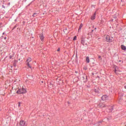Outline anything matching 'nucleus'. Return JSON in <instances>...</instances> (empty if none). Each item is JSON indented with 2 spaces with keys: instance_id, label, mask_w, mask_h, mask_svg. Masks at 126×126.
I'll use <instances>...</instances> for the list:
<instances>
[{
  "instance_id": "dca6fc26",
  "label": "nucleus",
  "mask_w": 126,
  "mask_h": 126,
  "mask_svg": "<svg viewBox=\"0 0 126 126\" xmlns=\"http://www.w3.org/2000/svg\"><path fill=\"white\" fill-rule=\"evenodd\" d=\"M60 51H61V49L60 48H59L58 49H57V52H60Z\"/></svg>"
},
{
  "instance_id": "7ed1b4c3",
  "label": "nucleus",
  "mask_w": 126,
  "mask_h": 126,
  "mask_svg": "<svg viewBox=\"0 0 126 126\" xmlns=\"http://www.w3.org/2000/svg\"><path fill=\"white\" fill-rule=\"evenodd\" d=\"M105 39L107 42H113V37L111 38V37H110V36L109 35H106L105 37Z\"/></svg>"
},
{
  "instance_id": "2eb2a0df",
  "label": "nucleus",
  "mask_w": 126,
  "mask_h": 126,
  "mask_svg": "<svg viewBox=\"0 0 126 126\" xmlns=\"http://www.w3.org/2000/svg\"><path fill=\"white\" fill-rule=\"evenodd\" d=\"M76 36H75L74 37V38H73V41H75L76 40Z\"/></svg>"
},
{
  "instance_id": "a211bd4d",
  "label": "nucleus",
  "mask_w": 126,
  "mask_h": 126,
  "mask_svg": "<svg viewBox=\"0 0 126 126\" xmlns=\"http://www.w3.org/2000/svg\"><path fill=\"white\" fill-rule=\"evenodd\" d=\"M20 106V102H19V107Z\"/></svg>"
},
{
  "instance_id": "423d86ee",
  "label": "nucleus",
  "mask_w": 126,
  "mask_h": 126,
  "mask_svg": "<svg viewBox=\"0 0 126 126\" xmlns=\"http://www.w3.org/2000/svg\"><path fill=\"white\" fill-rule=\"evenodd\" d=\"M40 37V39L41 41H43V40H44V38H45L44 37V34L43 33H41L39 35Z\"/></svg>"
},
{
  "instance_id": "f03ea898",
  "label": "nucleus",
  "mask_w": 126,
  "mask_h": 126,
  "mask_svg": "<svg viewBox=\"0 0 126 126\" xmlns=\"http://www.w3.org/2000/svg\"><path fill=\"white\" fill-rule=\"evenodd\" d=\"M17 94H24L26 93V89L22 88V89H19L17 92Z\"/></svg>"
},
{
  "instance_id": "0eeeda50",
  "label": "nucleus",
  "mask_w": 126,
  "mask_h": 126,
  "mask_svg": "<svg viewBox=\"0 0 126 126\" xmlns=\"http://www.w3.org/2000/svg\"><path fill=\"white\" fill-rule=\"evenodd\" d=\"M95 17H96V12H95L94 15L92 16L91 19L92 20H94L95 19Z\"/></svg>"
},
{
  "instance_id": "4be33fe9",
  "label": "nucleus",
  "mask_w": 126,
  "mask_h": 126,
  "mask_svg": "<svg viewBox=\"0 0 126 126\" xmlns=\"http://www.w3.org/2000/svg\"><path fill=\"white\" fill-rule=\"evenodd\" d=\"M2 7H4V8H5L3 5H2Z\"/></svg>"
},
{
  "instance_id": "393cba45",
  "label": "nucleus",
  "mask_w": 126,
  "mask_h": 126,
  "mask_svg": "<svg viewBox=\"0 0 126 126\" xmlns=\"http://www.w3.org/2000/svg\"><path fill=\"white\" fill-rule=\"evenodd\" d=\"M125 126H126V125Z\"/></svg>"
},
{
  "instance_id": "412c9836",
  "label": "nucleus",
  "mask_w": 126,
  "mask_h": 126,
  "mask_svg": "<svg viewBox=\"0 0 126 126\" xmlns=\"http://www.w3.org/2000/svg\"><path fill=\"white\" fill-rule=\"evenodd\" d=\"M11 56H9V59H11Z\"/></svg>"
},
{
  "instance_id": "9b49d317",
  "label": "nucleus",
  "mask_w": 126,
  "mask_h": 126,
  "mask_svg": "<svg viewBox=\"0 0 126 126\" xmlns=\"http://www.w3.org/2000/svg\"><path fill=\"white\" fill-rule=\"evenodd\" d=\"M110 110L108 112H109V113H111V112L113 111V108L112 106H110Z\"/></svg>"
},
{
  "instance_id": "f257e3e1",
  "label": "nucleus",
  "mask_w": 126,
  "mask_h": 126,
  "mask_svg": "<svg viewBox=\"0 0 126 126\" xmlns=\"http://www.w3.org/2000/svg\"><path fill=\"white\" fill-rule=\"evenodd\" d=\"M27 63H28V65L30 67V68L32 67V64H33V62H32V59L31 58H29L26 61Z\"/></svg>"
},
{
  "instance_id": "39448f33",
  "label": "nucleus",
  "mask_w": 126,
  "mask_h": 126,
  "mask_svg": "<svg viewBox=\"0 0 126 126\" xmlns=\"http://www.w3.org/2000/svg\"><path fill=\"white\" fill-rule=\"evenodd\" d=\"M26 122H25V121H20V126H25V125H26Z\"/></svg>"
},
{
  "instance_id": "5701e85b",
  "label": "nucleus",
  "mask_w": 126,
  "mask_h": 126,
  "mask_svg": "<svg viewBox=\"0 0 126 126\" xmlns=\"http://www.w3.org/2000/svg\"><path fill=\"white\" fill-rule=\"evenodd\" d=\"M4 40H6V37L4 38Z\"/></svg>"
},
{
  "instance_id": "6ab92c4d",
  "label": "nucleus",
  "mask_w": 126,
  "mask_h": 126,
  "mask_svg": "<svg viewBox=\"0 0 126 126\" xmlns=\"http://www.w3.org/2000/svg\"><path fill=\"white\" fill-rule=\"evenodd\" d=\"M100 58H101V56H98V58H99V59H100Z\"/></svg>"
},
{
  "instance_id": "b1692460",
  "label": "nucleus",
  "mask_w": 126,
  "mask_h": 126,
  "mask_svg": "<svg viewBox=\"0 0 126 126\" xmlns=\"http://www.w3.org/2000/svg\"><path fill=\"white\" fill-rule=\"evenodd\" d=\"M125 89H126V86H125Z\"/></svg>"
},
{
  "instance_id": "20e7f679",
  "label": "nucleus",
  "mask_w": 126,
  "mask_h": 126,
  "mask_svg": "<svg viewBox=\"0 0 126 126\" xmlns=\"http://www.w3.org/2000/svg\"><path fill=\"white\" fill-rule=\"evenodd\" d=\"M101 99L103 101H106V100H108V99H109V96L107 95H103L102 96Z\"/></svg>"
},
{
  "instance_id": "4468645a",
  "label": "nucleus",
  "mask_w": 126,
  "mask_h": 126,
  "mask_svg": "<svg viewBox=\"0 0 126 126\" xmlns=\"http://www.w3.org/2000/svg\"><path fill=\"white\" fill-rule=\"evenodd\" d=\"M101 108H105V104H102V105L101 106Z\"/></svg>"
},
{
  "instance_id": "ddd939ff",
  "label": "nucleus",
  "mask_w": 126,
  "mask_h": 126,
  "mask_svg": "<svg viewBox=\"0 0 126 126\" xmlns=\"http://www.w3.org/2000/svg\"><path fill=\"white\" fill-rule=\"evenodd\" d=\"M33 17H36V16H37V13H33V14L32 15Z\"/></svg>"
},
{
  "instance_id": "f3484780",
  "label": "nucleus",
  "mask_w": 126,
  "mask_h": 126,
  "mask_svg": "<svg viewBox=\"0 0 126 126\" xmlns=\"http://www.w3.org/2000/svg\"><path fill=\"white\" fill-rule=\"evenodd\" d=\"M81 43H82V44H84V41L82 40V41H81Z\"/></svg>"
},
{
  "instance_id": "aec40b11",
  "label": "nucleus",
  "mask_w": 126,
  "mask_h": 126,
  "mask_svg": "<svg viewBox=\"0 0 126 126\" xmlns=\"http://www.w3.org/2000/svg\"><path fill=\"white\" fill-rule=\"evenodd\" d=\"M115 73H116V72H117V69H115Z\"/></svg>"
},
{
  "instance_id": "1a4fd4ad",
  "label": "nucleus",
  "mask_w": 126,
  "mask_h": 126,
  "mask_svg": "<svg viewBox=\"0 0 126 126\" xmlns=\"http://www.w3.org/2000/svg\"><path fill=\"white\" fill-rule=\"evenodd\" d=\"M121 49L125 51V50L126 49V46H125L124 45H121Z\"/></svg>"
},
{
  "instance_id": "6e6552de",
  "label": "nucleus",
  "mask_w": 126,
  "mask_h": 126,
  "mask_svg": "<svg viewBox=\"0 0 126 126\" xmlns=\"http://www.w3.org/2000/svg\"><path fill=\"white\" fill-rule=\"evenodd\" d=\"M86 62H87V63H90V60L89 59V57H86Z\"/></svg>"
},
{
  "instance_id": "f8f14e48",
  "label": "nucleus",
  "mask_w": 126,
  "mask_h": 126,
  "mask_svg": "<svg viewBox=\"0 0 126 126\" xmlns=\"http://www.w3.org/2000/svg\"><path fill=\"white\" fill-rule=\"evenodd\" d=\"M83 26V25H82V24H81L79 28V30H80V29H81V28H82V27Z\"/></svg>"
},
{
  "instance_id": "9d476101",
  "label": "nucleus",
  "mask_w": 126,
  "mask_h": 126,
  "mask_svg": "<svg viewBox=\"0 0 126 126\" xmlns=\"http://www.w3.org/2000/svg\"><path fill=\"white\" fill-rule=\"evenodd\" d=\"M94 92L95 93H99V89H94Z\"/></svg>"
}]
</instances>
